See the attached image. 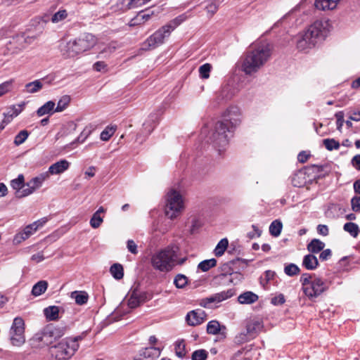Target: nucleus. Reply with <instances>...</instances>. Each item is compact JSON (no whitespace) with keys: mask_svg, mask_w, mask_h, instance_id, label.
Here are the masks:
<instances>
[{"mask_svg":"<svg viewBox=\"0 0 360 360\" xmlns=\"http://www.w3.org/2000/svg\"><path fill=\"white\" fill-rule=\"evenodd\" d=\"M343 229L354 238H356L360 232L359 226L353 222H347L343 226Z\"/></svg>","mask_w":360,"mask_h":360,"instance_id":"c9c22d12","label":"nucleus"},{"mask_svg":"<svg viewBox=\"0 0 360 360\" xmlns=\"http://www.w3.org/2000/svg\"><path fill=\"white\" fill-rule=\"evenodd\" d=\"M336 117V124H337V129L338 131H341L343 124H344V112L343 111H338L335 115Z\"/></svg>","mask_w":360,"mask_h":360,"instance_id":"13d9d810","label":"nucleus"},{"mask_svg":"<svg viewBox=\"0 0 360 360\" xmlns=\"http://www.w3.org/2000/svg\"><path fill=\"white\" fill-rule=\"evenodd\" d=\"M48 288V282L46 281H39L34 285L32 289V295L38 297L45 292Z\"/></svg>","mask_w":360,"mask_h":360,"instance_id":"7c9ffc66","label":"nucleus"},{"mask_svg":"<svg viewBox=\"0 0 360 360\" xmlns=\"http://www.w3.org/2000/svg\"><path fill=\"white\" fill-rule=\"evenodd\" d=\"M154 15L153 11H147V13H144L143 11L139 12V14L131 20V25H139L148 20L150 17Z\"/></svg>","mask_w":360,"mask_h":360,"instance_id":"bb28decb","label":"nucleus"},{"mask_svg":"<svg viewBox=\"0 0 360 360\" xmlns=\"http://www.w3.org/2000/svg\"><path fill=\"white\" fill-rule=\"evenodd\" d=\"M285 297L283 294H279L271 298V303L274 305H281L285 302Z\"/></svg>","mask_w":360,"mask_h":360,"instance_id":"69168bd1","label":"nucleus"},{"mask_svg":"<svg viewBox=\"0 0 360 360\" xmlns=\"http://www.w3.org/2000/svg\"><path fill=\"white\" fill-rule=\"evenodd\" d=\"M228 245H229V241L226 238L221 239L218 243V244L217 245V246L214 250V255L217 257L221 256L224 253L226 249L227 248Z\"/></svg>","mask_w":360,"mask_h":360,"instance_id":"a19ab883","label":"nucleus"},{"mask_svg":"<svg viewBox=\"0 0 360 360\" xmlns=\"http://www.w3.org/2000/svg\"><path fill=\"white\" fill-rule=\"evenodd\" d=\"M42 87H43V84L39 79H37L32 82H29V83L26 84V85L25 86V91L29 94H34V93L38 92L39 91H40L42 89Z\"/></svg>","mask_w":360,"mask_h":360,"instance_id":"f704fd0d","label":"nucleus"},{"mask_svg":"<svg viewBox=\"0 0 360 360\" xmlns=\"http://www.w3.org/2000/svg\"><path fill=\"white\" fill-rule=\"evenodd\" d=\"M30 133L27 130L20 131L14 139V144L15 146H20L22 144L26 139L28 138Z\"/></svg>","mask_w":360,"mask_h":360,"instance_id":"49530a36","label":"nucleus"},{"mask_svg":"<svg viewBox=\"0 0 360 360\" xmlns=\"http://www.w3.org/2000/svg\"><path fill=\"white\" fill-rule=\"evenodd\" d=\"M55 103L53 101H49L44 103L42 106H41L37 111V114L39 117H41L46 114H49L50 112H53Z\"/></svg>","mask_w":360,"mask_h":360,"instance_id":"72a5a7b5","label":"nucleus"},{"mask_svg":"<svg viewBox=\"0 0 360 360\" xmlns=\"http://www.w3.org/2000/svg\"><path fill=\"white\" fill-rule=\"evenodd\" d=\"M79 337L62 340L57 345L50 347L49 352L55 360L69 359L79 348Z\"/></svg>","mask_w":360,"mask_h":360,"instance_id":"423d86ee","label":"nucleus"},{"mask_svg":"<svg viewBox=\"0 0 360 360\" xmlns=\"http://www.w3.org/2000/svg\"><path fill=\"white\" fill-rule=\"evenodd\" d=\"M241 122V112L236 105L226 108L222 119L217 122L210 131L207 142L220 154L229 145V139L236 128Z\"/></svg>","mask_w":360,"mask_h":360,"instance_id":"f257e3e1","label":"nucleus"},{"mask_svg":"<svg viewBox=\"0 0 360 360\" xmlns=\"http://www.w3.org/2000/svg\"><path fill=\"white\" fill-rule=\"evenodd\" d=\"M175 353L179 357H184L186 355V344L184 340H179L174 345Z\"/></svg>","mask_w":360,"mask_h":360,"instance_id":"ea45409f","label":"nucleus"},{"mask_svg":"<svg viewBox=\"0 0 360 360\" xmlns=\"http://www.w3.org/2000/svg\"><path fill=\"white\" fill-rule=\"evenodd\" d=\"M165 215L170 219L178 217L184 209V201L181 193L175 189H170L165 196Z\"/></svg>","mask_w":360,"mask_h":360,"instance_id":"0eeeda50","label":"nucleus"},{"mask_svg":"<svg viewBox=\"0 0 360 360\" xmlns=\"http://www.w3.org/2000/svg\"><path fill=\"white\" fill-rule=\"evenodd\" d=\"M332 255V252L330 249L323 250L319 255V259L322 261L328 260Z\"/></svg>","mask_w":360,"mask_h":360,"instance_id":"338daca9","label":"nucleus"},{"mask_svg":"<svg viewBox=\"0 0 360 360\" xmlns=\"http://www.w3.org/2000/svg\"><path fill=\"white\" fill-rule=\"evenodd\" d=\"M41 185L40 182H38L37 178L34 177L26 184L27 188L22 189V192H18V195L19 196H27L41 187Z\"/></svg>","mask_w":360,"mask_h":360,"instance_id":"4be33fe9","label":"nucleus"},{"mask_svg":"<svg viewBox=\"0 0 360 360\" xmlns=\"http://www.w3.org/2000/svg\"><path fill=\"white\" fill-rule=\"evenodd\" d=\"M276 274L274 271L271 270H267L264 272V274L263 276L261 277V283L264 285L268 283V282L271 280H272Z\"/></svg>","mask_w":360,"mask_h":360,"instance_id":"864d4df0","label":"nucleus"},{"mask_svg":"<svg viewBox=\"0 0 360 360\" xmlns=\"http://www.w3.org/2000/svg\"><path fill=\"white\" fill-rule=\"evenodd\" d=\"M70 101V98L69 96H63L58 102L57 106L54 110V112H62L63 111L68 105Z\"/></svg>","mask_w":360,"mask_h":360,"instance_id":"37998d69","label":"nucleus"},{"mask_svg":"<svg viewBox=\"0 0 360 360\" xmlns=\"http://www.w3.org/2000/svg\"><path fill=\"white\" fill-rule=\"evenodd\" d=\"M34 226L35 224H29L25 227L22 231L17 233L13 238L14 243L19 244L32 235L37 231Z\"/></svg>","mask_w":360,"mask_h":360,"instance_id":"a211bd4d","label":"nucleus"},{"mask_svg":"<svg viewBox=\"0 0 360 360\" xmlns=\"http://www.w3.org/2000/svg\"><path fill=\"white\" fill-rule=\"evenodd\" d=\"M284 272L289 276H293L299 274L300 268L295 264H289L285 266Z\"/></svg>","mask_w":360,"mask_h":360,"instance_id":"8fccbe9b","label":"nucleus"},{"mask_svg":"<svg viewBox=\"0 0 360 360\" xmlns=\"http://www.w3.org/2000/svg\"><path fill=\"white\" fill-rule=\"evenodd\" d=\"M217 265V260L214 258L205 259L200 262L198 268L200 269L203 272H206L209 271L211 268Z\"/></svg>","mask_w":360,"mask_h":360,"instance_id":"4c0bfd02","label":"nucleus"},{"mask_svg":"<svg viewBox=\"0 0 360 360\" xmlns=\"http://www.w3.org/2000/svg\"><path fill=\"white\" fill-rule=\"evenodd\" d=\"M12 80L6 81L0 84V96L11 91L12 87Z\"/></svg>","mask_w":360,"mask_h":360,"instance_id":"052dcab7","label":"nucleus"},{"mask_svg":"<svg viewBox=\"0 0 360 360\" xmlns=\"http://www.w3.org/2000/svg\"><path fill=\"white\" fill-rule=\"evenodd\" d=\"M112 136V127L111 125H108L101 133V139L102 141H108L110 137Z\"/></svg>","mask_w":360,"mask_h":360,"instance_id":"6e6d98bb","label":"nucleus"},{"mask_svg":"<svg viewBox=\"0 0 360 360\" xmlns=\"http://www.w3.org/2000/svg\"><path fill=\"white\" fill-rule=\"evenodd\" d=\"M221 330V326L217 321L213 320L208 322L207 325V332L209 334L217 335Z\"/></svg>","mask_w":360,"mask_h":360,"instance_id":"79ce46f5","label":"nucleus"},{"mask_svg":"<svg viewBox=\"0 0 360 360\" xmlns=\"http://www.w3.org/2000/svg\"><path fill=\"white\" fill-rule=\"evenodd\" d=\"M283 229L282 222L280 220L276 219L271 222L269 226V233L274 237L280 236Z\"/></svg>","mask_w":360,"mask_h":360,"instance_id":"e433bc0d","label":"nucleus"},{"mask_svg":"<svg viewBox=\"0 0 360 360\" xmlns=\"http://www.w3.org/2000/svg\"><path fill=\"white\" fill-rule=\"evenodd\" d=\"M127 250L133 255H137L139 252L136 243L131 239L127 241Z\"/></svg>","mask_w":360,"mask_h":360,"instance_id":"bf43d9fd","label":"nucleus"},{"mask_svg":"<svg viewBox=\"0 0 360 360\" xmlns=\"http://www.w3.org/2000/svg\"><path fill=\"white\" fill-rule=\"evenodd\" d=\"M188 283V278L184 274H177L174 279V284L177 288H183Z\"/></svg>","mask_w":360,"mask_h":360,"instance_id":"c03bdc74","label":"nucleus"},{"mask_svg":"<svg viewBox=\"0 0 360 360\" xmlns=\"http://www.w3.org/2000/svg\"><path fill=\"white\" fill-rule=\"evenodd\" d=\"M73 41L77 46V49L79 51V53L91 49L96 43L95 37L89 33L84 34L81 37Z\"/></svg>","mask_w":360,"mask_h":360,"instance_id":"ddd939ff","label":"nucleus"},{"mask_svg":"<svg viewBox=\"0 0 360 360\" xmlns=\"http://www.w3.org/2000/svg\"><path fill=\"white\" fill-rule=\"evenodd\" d=\"M161 351L160 348L155 347H146L140 351V356L146 360H154L159 357Z\"/></svg>","mask_w":360,"mask_h":360,"instance_id":"aec40b11","label":"nucleus"},{"mask_svg":"<svg viewBox=\"0 0 360 360\" xmlns=\"http://www.w3.org/2000/svg\"><path fill=\"white\" fill-rule=\"evenodd\" d=\"M60 309L58 306H49L44 309V314L46 319L49 321H57L59 319Z\"/></svg>","mask_w":360,"mask_h":360,"instance_id":"b1692460","label":"nucleus"},{"mask_svg":"<svg viewBox=\"0 0 360 360\" xmlns=\"http://www.w3.org/2000/svg\"><path fill=\"white\" fill-rule=\"evenodd\" d=\"M64 334V330L54 328L53 329H47L42 335L41 338V340H44L45 338L48 337L54 336L56 338H60Z\"/></svg>","mask_w":360,"mask_h":360,"instance_id":"58836bf2","label":"nucleus"},{"mask_svg":"<svg viewBox=\"0 0 360 360\" xmlns=\"http://www.w3.org/2000/svg\"><path fill=\"white\" fill-rule=\"evenodd\" d=\"M127 300H124L121 303V307L117 308L114 310V321H118L120 319L117 318V315L121 311L122 308L124 307L125 304L127 305L128 309L124 311V313H128L129 311V309H134L139 306L141 303L145 301L146 295L145 293H143L137 290H134L131 292L128 295Z\"/></svg>","mask_w":360,"mask_h":360,"instance_id":"1a4fd4ad","label":"nucleus"},{"mask_svg":"<svg viewBox=\"0 0 360 360\" xmlns=\"http://www.w3.org/2000/svg\"><path fill=\"white\" fill-rule=\"evenodd\" d=\"M304 294L311 301L315 300L328 290V283L314 274H303L300 277Z\"/></svg>","mask_w":360,"mask_h":360,"instance_id":"20e7f679","label":"nucleus"},{"mask_svg":"<svg viewBox=\"0 0 360 360\" xmlns=\"http://www.w3.org/2000/svg\"><path fill=\"white\" fill-rule=\"evenodd\" d=\"M212 69V65L210 63H205L199 68L200 77L202 79H207L210 77V72Z\"/></svg>","mask_w":360,"mask_h":360,"instance_id":"09e8293b","label":"nucleus"},{"mask_svg":"<svg viewBox=\"0 0 360 360\" xmlns=\"http://www.w3.org/2000/svg\"><path fill=\"white\" fill-rule=\"evenodd\" d=\"M134 8L131 0H117L114 5V12H125Z\"/></svg>","mask_w":360,"mask_h":360,"instance_id":"cd10ccee","label":"nucleus"},{"mask_svg":"<svg viewBox=\"0 0 360 360\" xmlns=\"http://www.w3.org/2000/svg\"><path fill=\"white\" fill-rule=\"evenodd\" d=\"M251 356V351L242 349L235 354L233 360H250Z\"/></svg>","mask_w":360,"mask_h":360,"instance_id":"a18cd8bd","label":"nucleus"},{"mask_svg":"<svg viewBox=\"0 0 360 360\" xmlns=\"http://www.w3.org/2000/svg\"><path fill=\"white\" fill-rule=\"evenodd\" d=\"M104 212V209L101 207L92 216L90 219V225L94 229L98 228L103 222V218L101 214Z\"/></svg>","mask_w":360,"mask_h":360,"instance_id":"2f4dec72","label":"nucleus"},{"mask_svg":"<svg viewBox=\"0 0 360 360\" xmlns=\"http://www.w3.org/2000/svg\"><path fill=\"white\" fill-rule=\"evenodd\" d=\"M271 48L269 43L262 41L254 44L242 63V70L247 75L257 72L270 58Z\"/></svg>","mask_w":360,"mask_h":360,"instance_id":"f03ea898","label":"nucleus"},{"mask_svg":"<svg viewBox=\"0 0 360 360\" xmlns=\"http://www.w3.org/2000/svg\"><path fill=\"white\" fill-rule=\"evenodd\" d=\"M258 299V295L252 291L244 292L238 297V301L241 304H251L256 302Z\"/></svg>","mask_w":360,"mask_h":360,"instance_id":"412c9836","label":"nucleus"},{"mask_svg":"<svg viewBox=\"0 0 360 360\" xmlns=\"http://www.w3.org/2000/svg\"><path fill=\"white\" fill-rule=\"evenodd\" d=\"M351 164L356 169L360 171V155H354L351 160Z\"/></svg>","mask_w":360,"mask_h":360,"instance_id":"774afa93","label":"nucleus"},{"mask_svg":"<svg viewBox=\"0 0 360 360\" xmlns=\"http://www.w3.org/2000/svg\"><path fill=\"white\" fill-rule=\"evenodd\" d=\"M302 265L308 270H314L319 265L318 259L313 254L307 255L303 258Z\"/></svg>","mask_w":360,"mask_h":360,"instance_id":"a878e982","label":"nucleus"},{"mask_svg":"<svg viewBox=\"0 0 360 360\" xmlns=\"http://www.w3.org/2000/svg\"><path fill=\"white\" fill-rule=\"evenodd\" d=\"M219 5L215 1L209 2L205 7L207 12L210 13L211 15H214L217 11Z\"/></svg>","mask_w":360,"mask_h":360,"instance_id":"680f3d73","label":"nucleus"},{"mask_svg":"<svg viewBox=\"0 0 360 360\" xmlns=\"http://www.w3.org/2000/svg\"><path fill=\"white\" fill-rule=\"evenodd\" d=\"M59 47L62 55L66 58L75 57L79 54L73 40L68 41L63 40L60 42Z\"/></svg>","mask_w":360,"mask_h":360,"instance_id":"f3484780","label":"nucleus"},{"mask_svg":"<svg viewBox=\"0 0 360 360\" xmlns=\"http://www.w3.org/2000/svg\"><path fill=\"white\" fill-rule=\"evenodd\" d=\"M233 96V93L231 89L229 86H224L217 93L213 101V106L214 108L219 107L231 100Z\"/></svg>","mask_w":360,"mask_h":360,"instance_id":"dca6fc26","label":"nucleus"},{"mask_svg":"<svg viewBox=\"0 0 360 360\" xmlns=\"http://www.w3.org/2000/svg\"><path fill=\"white\" fill-rule=\"evenodd\" d=\"M246 333H241L243 335V340L248 341L250 339L255 338L263 329L264 325L262 320L259 319H252L246 323Z\"/></svg>","mask_w":360,"mask_h":360,"instance_id":"f8f14e48","label":"nucleus"},{"mask_svg":"<svg viewBox=\"0 0 360 360\" xmlns=\"http://www.w3.org/2000/svg\"><path fill=\"white\" fill-rule=\"evenodd\" d=\"M25 106V103H22L21 104L18 105V106L13 105L11 108L12 113L8 115L11 119H13V117L18 116L21 111L22 110L23 107Z\"/></svg>","mask_w":360,"mask_h":360,"instance_id":"0e129e2a","label":"nucleus"},{"mask_svg":"<svg viewBox=\"0 0 360 360\" xmlns=\"http://www.w3.org/2000/svg\"><path fill=\"white\" fill-rule=\"evenodd\" d=\"M25 179L22 174H19L18 176L11 181V186L15 190V195L18 198H24L25 196H19L18 192H22V188L25 186Z\"/></svg>","mask_w":360,"mask_h":360,"instance_id":"393cba45","label":"nucleus"},{"mask_svg":"<svg viewBox=\"0 0 360 360\" xmlns=\"http://www.w3.org/2000/svg\"><path fill=\"white\" fill-rule=\"evenodd\" d=\"M323 142L324 146L328 150H338L340 148L339 142L333 139H326Z\"/></svg>","mask_w":360,"mask_h":360,"instance_id":"de8ad7c7","label":"nucleus"},{"mask_svg":"<svg viewBox=\"0 0 360 360\" xmlns=\"http://www.w3.org/2000/svg\"><path fill=\"white\" fill-rule=\"evenodd\" d=\"M25 322L21 317H16L11 328V342L13 346L20 347L25 342Z\"/></svg>","mask_w":360,"mask_h":360,"instance_id":"9d476101","label":"nucleus"},{"mask_svg":"<svg viewBox=\"0 0 360 360\" xmlns=\"http://www.w3.org/2000/svg\"><path fill=\"white\" fill-rule=\"evenodd\" d=\"M340 0H316L315 7L319 10H333L336 8Z\"/></svg>","mask_w":360,"mask_h":360,"instance_id":"5701e85b","label":"nucleus"},{"mask_svg":"<svg viewBox=\"0 0 360 360\" xmlns=\"http://www.w3.org/2000/svg\"><path fill=\"white\" fill-rule=\"evenodd\" d=\"M325 247V243L319 239H312L307 245V250L312 254H316L323 250Z\"/></svg>","mask_w":360,"mask_h":360,"instance_id":"c85d7f7f","label":"nucleus"},{"mask_svg":"<svg viewBox=\"0 0 360 360\" xmlns=\"http://www.w3.org/2000/svg\"><path fill=\"white\" fill-rule=\"evenodd\" d=\"M75 300L76 304L79 305L84 304L89 300L88 293L85 291H74L71 292V296Z\"/></svg>","mask_w":360,"mask_h":360,"instance_id":"c756f323","label":"nucleus"},{"mask_svg":"<svg viewBox=\"0 0 360 360\" xmlns=\"http://www.w3.org/2000/svg\"><path fill=\"white\" fill-rule=\"evenodd\" d=\"M206 320V314L203 310L196 309L189 311L186 321L189 326H197L203 323Z\"/></svg>","mask_w":360,"mask_h":360,"instance_id":"2eb2a0df","label":"nucleus"},{"mask_svg":"<svg viewBox=\"0 0 360 360\" xmlns=\"http://www.w3.org/2000/svg\"><path fill=\"white\" fill-rule=\"evenodd\" d=\"M180 17L174 18L167 25L161 27L155 33L148 37L143 43L141 49L145 51L157 48L164 43L165 39L168 37L171 32L181 24Z\"/></svg>","mask_w":360,"mask_h":360,"instance_id":"39448f33","label":"nucleus"},{"mask_svg":"<svg viewBox=\"0 0 360 360\" xmlns=\"http://www.w3.org/2000/svg\"><path fill=\"white\" fill-rule=\"evenodd\" d=\"M252 231L247 233V237L250 239L259 238L262 234V231L259 229L257 225H252Z\"/></svg>","mask_w":360,"mask_h":360,"instance_id":"4d7b16f0","label":"nucleus"},{"mask_svg":"<svg viewBox=\"0 0 360 360\" xmlns=\"http://www.w3.org/2000/svg\"><path fill=\"white\" fill-rule=\"evenodd\" d=\"M233 290L229 289L228 290L221 291L218 293L212 295L210 297L202 298L200 300L199 304L205 308H211L212 304L219 303L226 300L233 295Z\"/></svg>","mask_w":360,"mask_h":360,"instance_id":"9b49d317","label":"nucleus"},{"mask_svg":"<svg viewBox=\"0 0 360 360\" xmlns=\"http://www.w3.org/2000/svg\"><path fill=\"white\" fill-rule=\"evenodd\" d=\"M352 210L355 212H360V196H354L351 200Z\"/></svg>","mask_w":360,"mask_h":360,"instance_id":"e2e57ef3","label":"nucleus"},{"mask_svg":"<svg viewBox=\"0 0 360 360\" xmlns=\"http://www.w3.org/2000/svg\"><path fill=\"white\" fill-rule=\"evenodd\" d=\"M70 167V162L66 160H61L51 165L49 168L51 174H59L64 172Z\"/></svg>","mask_w":360,"mask_h":360,"instance_id":"6ab92c4d","label":"nucleus"},{"mask_svg":"<svg viewBox=\"0 0 360 360\" xmlns=\"http://www.w3.org/2000/svg\"><path fill=\"white\" fill-rule=\"evenodd\" d=\"M332 29L330 21L327 19L317 20L314 22L307 30L318 43L323 40Z\"/></svg>","mask_w":360,"mask_h":360,"instance_id":"6e6552de","label":"nucleus"},{"mask_svg":"<svg viewBox=\"0 0 360 360\" xmlns=\"http://www.w3.org/2000/svg\"><path fill=\"white\" fill-rule=\"evenodd\" d=\"M192 360H206L207 352L205 349H198L192 354Z\"/></svg>","mask_w":360,"mask_h":360,"instance_id":"603ef678","label":"nucleus"},{"mask_svg":"<svg viewBox=\"0 0 360 360\" xmlns=\"http://www.w3.org/2000/svg\"><path fill=\"white\" fill-rule=\"evenodd\" d=\"M155 127L154 122L152 120L146 121L142 126V129H141V132L138 134L136 140H139V138L143 136L146 137L148 136Z\"/></svg>","mask_w":360,"mask_h":360,"instance_id":"473e14b6","label":"nucleus"},{"mask_svg":"<svg viewBox=\"0 0 360 360\" xmlns=\"http://www.w3.org/2000/svg\"><path fill=\"white\" fill-rule=\"evenodd\" d=\"M179 248L175 245H169L154 253L151 257V264L160 271H169L178 264H183L186 259L177 262Z\"/></svg>","mask_w":360,"mask_h":360,"instance_id":"7ed1b4c3","label":"nucleus"},{"mask_svg":"<svg viewBox=\"0 0 360 360\" xmlns=\"http://www.w3.org/2000/svg\"><path fill=\"white\" fill-rule=\"evenodd\" d=\"M67 16L68 13L65 10H60L51 17V22L57 23L65 19Z\"/></svg>","mask_w":360,"mask_h":360,"instance_id":"3c124183","label":"nucleus"},{"mask_svg":"<svg viewBox=\"0 0 360 360\" xmlns=\"http://www.w3.org/2000/svg\"><path fill=\"white\" fill-rule=\"evenodd\" d=\"M124 276V269L122 266L118 263H114V278L121 279Z\"/></svg>","mask_w":360,"mask_h":360,"instance_id":"5fc2aeb1","label":"nucleus"},{"mask_svg":"<svg viewBox=\"0 0 360 360\" xmlns=\"http://www.w3.org/2000/svg\"><path fill=\"white\" fill-rule=\"evenodd\" d=\"M316 43L314 37L306 30L299 35L297 47L300 51H305L314 47Z\"/></svg>","mask_w":360,"mask_h":360,"instance_id":"4468645a","label":"nucleus"}]
</instances>
